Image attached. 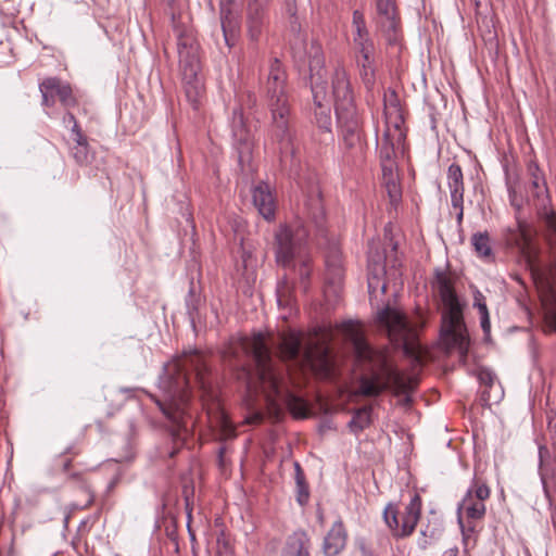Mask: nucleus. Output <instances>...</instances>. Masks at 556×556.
<instances>
[{"label": "nucleus", "instance_id": "f257e3e1", "mask_svg": "<svg viewBox=\"0 0 556 556\" xmlns=\"http://www.w3.org/2000/svg\"><path fill=\"white\" fill-rule=\"evenodd\" d=\"M205 372L206 365L199 351L185 352L164 368L160 386L165 393V399L155 400V403L172 421L169 432L175 447L169 452V457H174L182 447L193 426L191 416L187 414L190 375H193L199 387L205 390Z\"/></svg>", "mask_w": 556, "mask_h": 556}, {"label": "nucleus", "instance_id": "f03ea898", "mask_svg": "<svg viewBox=\"0 0 556 556\" xmlns=\"http://www.w3.org/2000/svg\"><path fill=\"white\" fill-rule=\"evenodd\" d=\"M353 349L359 362L368 363L370 377H362L357 394L378 396L386 389L392 388L397 394H406L414 390L417 380L395 369L388 361L386 350L372 349L359 336H353Z\"/></svg>", "mask_w": 556, "mask_h": 556}, {"label": "nucleus", "instance_id": "7ed1b4c3", "mask_svg": "<svg viewBox=\"0 0 556 556\" xmlns=\"http://www.w3.org/2000/svg\"><path fill=\"white\" fill-rule=\"evenodd\" d=\"M266 106L270 113V135L280 150L291 149L294 136V118L288 88V75L278 58L269 61L264 87Z\"/></svg>", "mask_w": 556, "mask_h": 556}, {"label": "nucleus", "instance_id": "20e7f679", "mask_svg": "<svg viewBox=\"0 0 556 556\" xmlns=\"http://www.w3.org/2000/svg\"><path fill=\"white\" fill-rule=\"evenodd\" d=\"M444 305L441 326V343L447 353L457 351L459 357L465 362L469 338L463 320V312L454 290L453 280L443 270H435L433 282Z\"/></svg>", "mask_w": 556, "mask_h": 556}, {"label": "nucleus", "instance_id": "39448f33", "mask_svg": "<svg viewBox=\"0 0 556 556\" xmlns=\"http://www.w3.org/2000/svg\"><path fill=\"white\" fill-rule=\"evenodd\" d=\"M239 346L253 358L257 380L265 395L269 409H279V399L282 396L283 370L274 361L265 336L261 332L251 338H241Z\"/></svg>", "mask_w": 556, "mask_h": 556}, {"label": "nucleus", "instance_id": "423d86ee", "mask_svg": "<svg viewBox=\"0 0 556 556\" xmlns=\"http://www.w3.org/2000/svg\"><path fill=\"white\" fill-rule=\"evenodd\" d=\"M331 84L341 137L364 135L362 117L356 109L350 79L343 66H336Z\"/></svg>", "mask_w": 556, "mask_h": 556}, {"label": "nucleus", "instance_id": "0eeeda50", "mask_svg": "<svg viewBox=\"0 0 556 556\" xmlns=\"http://www.w3.org/2000/svg\"><path fill=\"white\" fill-rule=\"evenodd\" d=\"M375 321L392 342L403 346L405 354L417 357L416 339L422 325L409 321L403 312L389 304L376 313Z\"/></svg>", "mask_w": 556, "mask_h": 556}, {"label": "nucleus", "instance_id": "6e6552de", "mask_svg": "<svg viewBox=\"0 0 556 556\" xmlns=\"http://www.w3.org/2000/svg\"><path fill=\"white\" fill-rule=\"evenodd\" d=\"M307 238L308 230L300 219L280 225L275 233L277 263L283 267H289L296 256H301Z\"/></svg>", "mask_w": 556, "mask_h": 556}, {"label": "nucleus", "instance_id": "1a4fd4ad", "mask_svg": "<svg viewBox=\"0 0 556 556\" xmlns=\"http://www.w3.org/2000/svg\"><path fill=\"white\" fill-rule=\"evenodd\" d=\"M421 508L422 502L419 494H414L403 511H399L392 504L387 505L383 519L393 538L404 539L413 534L420 519Z\"/></svg>", "mask_w": 556, "mask_h": 556}, {"label": "nucleus", "instance_id": "9d476101", "mask_svg": "<svg viewBox=\"0 0 556 556\" xmlns=\"http://www.w3.org/2000/svg\"><path fill=\"white\" fill-rule=\"evenodd\" d=\"M530 181L528 187V202L534 206L546 228L556 235V214L551 208V199L544 176L535 163L528 166Z\"/></svg>", "mask_w": 556, "mask_h": 556}, {"label": "nucleus", "instance_id": "9b49d317", "mask_svg": "<svg viewBox=\"0 0 556 556\" xmlns=\"http://www.w3.org/2000/svg\"><path fill=\"white\" fill-rule=\"evenodd\" d=\"M491 490L484 481L475 477L471 485L458 505V522L463 527L462 511L471 520H481L485 516V501L490 497Z\"/></svg>", "mask_w": 556, "mask_h": 556}, {"label": "nucleus", "instance_id": "f8f14e48", "mask_svg": "<svg viewBox=\"0 0 556 556\" xmlns=\"http://www.w3.org/2000/svg\"><path fill=\"white\" fill-rule=\"evenodd\" d=\"M233 147L238 154V163L242 170L251 165L253 159V138L245 125L241 109L233 110L231 121Z\"/></svg>", "mask_w": 556, "mask_h": 556}, {"label": "nucleus", "instance_id": "ddd939ff", "mask_svg": "<svg viewBox=\"0 0 556 556\" xmlns=\"http://www.w3.org/2000/svg\"><path fill=\"white\" fill-rule=\"evenodd\" d=\"M39 90L41 92V104L43 106H53L56 98L66 109L77 105V99L73 93L71 85L56 77L43 79L39 85Z\"/></svg>", "mask_w": 556, "mask_h": 556}, {"label": "nucleus", "instance_id": "4468645a", "mask_svg": "<svg viewBox=\"0 0 556 556\" xmlns=\"http://www.w3.org/2000/svg\"><path fill=\"white\" fill-rule=\"evenodd\" d=\"M245 28L248 38L257 42L268 23L267 9L271 0H245Z\"/></svg>", "mask_w": 556, "mask_h": 556}, {"label": "nucleus", "instance_id": "2eb2a0df", "mask_svg": "<svg viewBox=\"0 0 556 556\" xmlns=\"http://www.w3.org/2000/svg\"><path fill=\"white\" fill-rule=\"evenodd\" d=\"M308 56L314 102L318 108H323V101L326 99V71L324 68L325 59L320 47L312 46Z\"/></svg>", "mask_w": 556, "mask_h": 556}, {"label": "nucleus", "instance_id": "dca6fc26", "mask_svg": "<svg viewBox=\"0 0 556 556\" xmlns=\"http://www.w3.org/2000/svg\"><path fill=\"white\" fill-rule=\"evenodd\" d=\"M177 50L181 74L187 73L190 77L192 72H201L199 43L191 33L184 31L178 35Z\"/></svg>", "mask_w": 556, "mask_h": 556}, {"label": "nucleus", "instance_id": "f3484780", "mask_svg": "<svg viewBox=\"0 0 556 556\" xmlns=\"http://www.w3.org/2000/svg\"><path fill=\"white\" fill-rule=\"evenodd\" d=\"M378 26L389 45L399 40L400 20L397 17L394 0H377Z\"/></svg>", "mask_w": 556, "mask_h": 556}, {"label": "nucleus", "instance_id": "a211bd4d", "mask_svg": "<svg viewBox=\"0 0 556 556\" xmlns=\"http://www.w3.org/2000/svg\"><path fill=\"white\" fill-rule=\"evenodd\" d=\"M447 187L451 194L452 207L457 211L456 220L462 225L464 217V176L458 164L452 163L447 168Z\"/></svg>", "mask_w": 556, "mask_h": 556}, {"label": "nucleus", "instance_id": "6ab92c4d", "mask_svg": "<svg viewBox=\"0 0 556 556\" xmlns=\"http://www.w3.org/2000/svg\"><path fill=\"white\" fill-rule=\"evenodd\" d=\"M252 200L258 214L266 220H273L276 213V202L267 184L261 182L252 190Z\"/></svg>", "mask_w": 556, "mask_h": 556}, {"label": "nucleus", "instance_id": "aec40b11", "mask_svg": "<svg viewBox=\"0 0 556 556\" xmlns=\"http://www.w3.org/2000/svg\"><path fill=\"white\" fill-rule=\"evenodd\" d=\"M348 533L341 519H338L327 532L323 542L325 556L339 555L346 545Z\"/></svg>", "mask_w": 556, "mask_h": 556}, {"label": "nucleus", "instance_id": "412c9836", "mask_svg": "<svg viewBox=\"0 0 556 556\" xmlns=\"http://www.w3.org/2000/svg\"><path fill=\"white\" fill-rule=\"evenodd\" d=\"M68 483L72 490L78 493V497L72 503V507L74 509L90 507L94 500V493L86 479L80 473H73L68 477Z\"/></svg>", "mask_w": 556, "mask_h": 556}, {"label": "nucleus", "instance_id": "4be33fe9", "mask_svg": "<svg viewBox=\"0 0 556 556\" xmlns=\"http://www.w3.org/2000/svg\"><path fill=\"white\" fill-rule=\"evenodd\" d=\"M342 138L341 149L343 152V159L348 163H362L365 160L367 143L365 135L358 136H344Z\"/></svg>", "mask_w": 556, "mask_h": 556}, {"label": "nucleus", "instance_id": "5701e85b", "mask_svg": "<svg viewBox=\"0 0 556 556\" xmlns=\"http://www.w3.org/2000/svg\"><path fill=\"white\" fill-rule=\"evenodd\" d=\"M192 74L190 77L187 73L181 74L182 87L188 102L197 110L201 104L205 89L201 72H192Z\"/></svg>", "mask_w": 556, "mask_h": 556}, {"label": "nucleus", "instance_id": "b1692460", "mask_svg": "<svg viewBox=\"0 0 556 556\" xmlns=\"http://www.w3.org/2000/svg\"><path fill=\"white\" fill-rule=\"evenodd\" d=\"M311 540L303 530L290 534L281 549L280 556H311Z\"/></svg>", "mask_w": 556, "mask_h": 556}, {"label": "nucleus", "instance_id": "393cba45", "mask_svg": "<svg viewBox=\"0 0 556 556\" xmlns=\"http://www.w3.org/2000/svg\"><path fill=\"white\" fill-rule=\"evenodd\" d=\"M305 362L314 369L328 374L331 370V359L327 348L315 345L304 352Z\"/></svg>", "mask_w": 556, "mask_h": 556}, {"label": "nucleus", "instance_id": "a878e982", "mask_svg": "<svg viewBox=\"0 0 556 556\" xmlns=\"http://www.w3.org/2000/svg\"><path fill=\"white\" fill-rule=\"evenodd\" d=\"M343 276L341 253L338 249H331L326 256V280L329 285L339 286Z\"/></svg>", "mask_w": 556, "mask_h": 556}, {"label": "nucleus", "instance_id": "bb28decb", "mask_svg": "<svg viewBox=\"0 0 556 556\" xmlns=\"http://www.w3.org/2000/svg\"><path fill=\"white\" fill-rule=\"evenodd\" d=\"M395 131L397 132L396 142L391 140L390 129L383 134L379 151L380 164L395 163V144L400 146L404 139V134L397 124H395Z\"/></svg>", "mask_w": 556, "mask_h": 556}, {"label": "nucleus", "instance_id": "cd10ccee", "mask_svg": "<svg viewBox=\"0 0 556 556\" xmlns=\"http://www.w3.org/2000/svg\"><path fill=\"white\" fill-rule=\"evenodd\" d=\"M520 232V242H518L521 253L525 256L527 265L531 269L533 274H538L541 271V264L538 260V256L531 245L530 235L527 228L522 225H519Z\"/></svg>", "mask_w": 556, "mask_h": 556}, {"label": "nucleus", "instance_id": "c85d7f7f", "mask_svg": "<svg viewBox=\"0 0 556 556\" xmlns=\"http://www.w3.org/2000/svg\"><path fill=\"white\" fill-rule=\"evenodd\" d=\"M302 339L296 332L285 333L279 344V354L283 361L295 359L301 351Z\"/></svg>", "mask_w": 556, "mask_h": 556}, {"label": "nucleus", "instance_id": "c756f323", "mask_svg": "<svg viewBox=\"0 0 556 556\" xmlns=\"http://www.w3.org/2000/svg\"><path fill=\"white\" fill-rule=\"evenodd\" d=\"M222 29L226 45L231 48L236 45L239 35V23L232 12L222 10L220 13Z\"/></svg>", "mask_w": 556, "mask_h": 556}, {"label": "nucleus", "instance_id": "7c9ffc66", "mask_svg": "<svg viewBox=\"0 0 556 556\" xmlns=\"http://www.w3.org/2000/svg\"><path fill=\"white\" fill-rule=\"evenodd\" d=\"M305 214L316 226H320L325 218V210L320 192L315 190L305 201Z\"/></svg>", "mask_w": 556, "mask_h": 556}, {"label": "nucleus", "instance_id": "2f4dec72", "mask_svg": "<svg viewBox=\"0 0 556 556\" xmlns=\"http://www.w3.org/2000/svg\"><path fill=\"white\" fill-rule=\"evenodd\" d=\"M357 65L359 67V76L365 88L368 91L372 90L376 83L374 54L361 56L357 61Z\"/></svg>", "mask_w": 556, "mask_h": 556}, {"label": "nucleus", "instance_id": "473e14b6", "mask_svg": "<svg viewBox=\"0 0 556 556\" xmlns=\"http://www.w3.org/2000/svg\"><path fill=\"white\" fill-rule=\"evenodd\" d=\"M70 153L78 165L86 166L90 164L92 153L90 151L88 138L85 139L84 141H74L73 146L70 148Z\"/></svg>", "mask_w": 556, "mask_h": 556}, {"label": "nucleus", "instance_id": "72a5a7b5", "mask_svg": "<svg viewBox=\"0 0 556 556\" xmlns=\"http://www.w3.org/2000/svg\"><path fill=\"white\" fill-rule=\"evenodd\" d=\"M294 478L296 485V501L301 506H304L309 498V489L305 480L304 471L298 462L294 463Z\"/></svg>", "mask_w": 556, "mask_h": 556}, {"label": "nucleus", "instance_id": "f704fd0d", "mask_svg": "<svg viewBox=\"0 0 556 556\" xmlns=\"http://www.w3.org/2000/svg\"><path fill=\"white\" fill-rule=\"evenodd\" d=\"M368 269V289L371 291L378 287L380 278L384 275V264L382 262V257L380 255H378L377 260L369 257Z\"/></svg>", "mask_w": 556, "mask_h": 556}, {"label": "nucleus", "instance_id": "c9c22d12", "mask_svg": "<svg viewBox=\"0 0 556 556\" xmlns=\"http://www.w3.org/2000/svg\"><path fill=\"white\" fill-rule=\"evenodd\" d=\"M471 244L479 257L490 258L492 256V248L488 232L473 233Z\"/></svg>", "mask_w": 556, "mask_h": 556}, {"label": "nucleus", "instance_id": "e433bc0d", "mask_svg": "<svg viewBox=\"0 0 556 556\" xmlns=\"http://www.w3.org/2000/svg\"><path fill=\"white\" fill-rule=\"evenodd\" d=\"M371 408L364 406L355 410L353 418L349 422L351 431L358 433L367 428L370 424Z\"/></svg>", "mask_w": 556, "mask_h": 556}, {"label": "nucleus", "instance_id": "4c0bfd02", "mask_svg": "<svg viewBox=\"0 0 556 556\" xmlns=\"http://www.w3.org/2000/svg\"><path fill=\"white\" fill-rule=\"evenodd\" d=\"M299 257H300L299 264L296 265L292 262V264L289 267L293 266V268L296 270V273L300 276L301 282L303 285V289H304V291H306L307 290V280L311 275V258L306 255H304V256L301 255Z\"/></svg>", "mask_w": 556, "mask_h": 556}, {"label": "nucleus", "instance_id": "58836bf2", "mask_svg": "<svg viewBox=\"0 0 556 556\" xmlns=\"http://www.w3.org/2000/svg\"><path fill=\"white\" fill-rule=\"evenodd\" d=\"M352 27L354 29L353 37L369 36L364 13L359 10L353 12Z\"/></svg>", "mask_w": 556, "mask_h": 556}, {"label": "nucleus", "instance_id": "ea45409f", "mask_svg": "<svg viewBox=\"0 0 556 556\" xmlns=\"http://www.w3.org/2000/svg\"><path fill=\"white\" fill-rule=\"evenodd\" d=\"M439 529L430 527L429 525L420 530V538L418 539V546L426 549L432 541L439 538Z\"/></svg>", "mask_w": 556, "mask_h": 556}, {"label": "nucleus", "instance_id": "a19ab883", "mask_svg": "<svg viewBox=\"0 0 556 556\" xmlns=\"http://www.w3.org/2000/svg\"><path fill=\"white\" fill-rule=\"evenodd\" d=\"M391 203H397L402 198V190L399 178L382 180Z\"/></svg>", "mask_w": 556, "mask_h": 556}, {"label": "nucleus", "instance_id": "79ce46f5", "mask_svg": "<svg viewBox=\"0 0 556 556\" xmlns=\"http://www.w3.org/2000/svg\"><path fill=\"white\" fill-rule=\"evenodd\" d=\"M353 41L361 56L374 54L375 46L374 41L369 36L365 37H353Z\"/></svg>", "mask_w": 556, "mask_h": 556}, {"label": "nucleus", "instance_id": "37998d69", "mask_svg": "<svg viewBox=\"0 0 556 556\" xmlns=\"http://www.w3.org/2000/svg\"><path fill=\"white\" fill-rule=\"evenodd\" d=\"M287 403L293 414H295L296 416L305 417L306 408L301 399L288 393L287 394Z\"/></svg>", "mask_w": 556, "mask_h": 556}, {"label": "nucleus", "instance_id": "c03bdc74", "mask_svg": "<svg viewBox=\"0 0 556 556\" xmlns=\"http://www.w3.org/2000/svg\"><path fill=\"white\" fill-rule=\"evenodd\" d=\"M277 298H278L279 305H291L292 304L293 300H292L291 292H290L287 283H283L282 286L278 287Z\"/></svg>", "mask_w": 556, "mask_h": 556}, {"label": "nucleus", "instance_id": "a18cd8bd", "mask_svg": "<svg viewBox=\"0 0 556 556\" xmlns=\"http://www.w3.org/2000/svg\"><path fill=\"white\" fill-rule=\"evenodd\" d=\"M381 170H382V180L399 178L396 162L381 164Z\"/></svg>", "mask_w": 556, "mask_h": 556}, {"label": "nucleus", "instance_id": "49530a36", "mask_svg": "<svg viewBox=\"0 0 556 556\" xmlns=\"http://www.w3.org/2000/svg\"><path fill=\"white\" fill-rule=\"evenodd\" d=\"M473 306L478 308L480 315L489 314L485 298L480 291L475 293Z\"/></svg>", "mask_w": 556, "mask_h": 556}, {"label": "nucleus", "instance_id": "de8ad7c7", "mask_svg": "<svg viewBox=\"0 0 556 556\" xmlns=\"http://www.w3.org/2000/svg\"><path fill=\"white\" fill-rule=\"evenodd\" d=\"M71 130L73 135V141H84L85 139H87V136L83 132L78 123H75V125L72 126Z\"/></svg>", "mask_w": 556, "mask_h": 556}, {"label": "nucleus", "instance_id": "09e8293b", "mask_svg": "<svg viewBox=\"0 0 556 556\" xmlns=\"http://www.w3.org/2000/svg\"><path fill=\"white\" fill-rule=\"evenodd\" d=\"M480 323H481V328H482L484 334L486 337L490 336L491 324H490V316H489V314L480 315Z\"/></svg>", "mask_w": 556, "mask_h": 556}, {"label": "nucleus", "instance_id": "8fccbe9b", "mask_svg": "<svg viewBox=\"0 0 556 556\" xmlns=\"http://www.w3.org/2000/svg\"><path fill=\"white\" fill-rule=\"evenodd\" d=\"M223 437L224 439H230L236 435L235 428L228 424L226 420H223Z\"/></svg>", "mask_w": 556, "mask_h": 556}, {"label": "nucleus", "instance_id": "3c124183", "mask_svg": "<svg viewBox=\"0 0 556 556\" xmlns=\"http://www.w3.org/2000/svg\"><path fill=\"white\" fill-rule=\"evenodd\" d=\"M318 124L320 128L330 131L331 118L328 114H321L320 118H318Z\"/></svg>", "mask_w": 556, "mask_h": 556}, {"label": "nucleus", "instance_id": "603ef678", "mask_svg": "<svg viewBox=\"0 0 556 556\" xmlns=\"http://www.w3.org/2000/svg\"><path fill=\"white\" fill-rule=\"evenodd\" d=\"M357 546L361 549L363 556H371V553H370L369 548L367 547L365 540H358Z\"/></svg>", "mask_w": 556, "mask_h": 556}, {"label": "nucleus", "instance_id": "864d4df0", "mask_svg": "<svg viewBox=\"0 0 556 556\" xmlns=\"http://www.w3.org/2000/svg\"><path fill=\"white\" fill-rule=\"evenodd\" d=\"M64 123H72L73 125H75V123H77L75 116L73 113L71 112H67L65 115H64V118H63Z\"/></svg>", "mask_w": 556, "mask_h": 556}, {"label": "nucleus", "instance_id": "5fc2aeb1", "mask_svg": "<svg viewBox=\"0 0 556 556\" xmlns=\"http://www.w3.org/2000/svg\"><path fill=\"white\" fill-rule=\"evenodd\" d=\"M457 554H458V549L455 547V548H450V549L445 551L442 556H457Z\"/></svg>", "mask_w": 556, "mask_h": 556}, {"label": "nucleus", "instance_id": "6e6d98bb", "mask_svg": "<svg viewBox=\"0 0 556 556\" xmlns=\"http://www.w3.org/2000/svg\"><path fill=\"white\" fill-rule=\"evenodd\" d=\"M539 453H540V458L542 460L544 455H546L548 453V450L545 446H540Z\"/></svg>", "mask_w": 556, "mask_h": 556}, {"label": "nucleus", "instance_id": "4d7b16f0", "mask_svg": "<svg viewBox=\"0 0 556 556\" xmlns=\"http://www.w3.org/2000/svg\"><path fill=\"white\" fill-rule=\"evenodd\" d=\"M71 462L72 460L70 458H66V459L63 460L62 466H63L64 470H67L70 468Z\"/></svg>", "mask_w": 556, "mask_h": 556}, {"label": "nucleus", "instance_id": "13d9d810", "mask_svg": "<svg viewBox=\"0 0 556 556\" xmlns=\"http://www.w3.org/2000/svg\"><path fill=\"white\" fill-rule=\"evenodd\" d=\"M488 380L489 383L492 382V377L489 372H485V381Z\"/></svg>", "mask_w": 556, "mask_h": 556}, {"label": "nucleus", "instance_id": "bf43d9fd", "mask_svg": "<svg viewBox=\"0 0 556 556\" xmlns=\"http://www.w3.org/2000/svg\"><path fill=\"white\" fill-rule=\"evenodd\" d=\"M552 319L554 324L556 325V308L552 312Z\"/></svg>", "mask_w": 556, "mask_h": 556}, {"label": "nucleus", "instance_id": "052dcab7", "mask_svg": "<svg viewBox=\"0 0 556 556\" xmlns=\"http://www.w3.org/2000/svg\"><path fill=\"white\" fill-rule=\"evenodd\" d=\"M261 419H262V416H261L260 414H256V415L254 416V420L258 421V420H261Z\"/></svg>", "mask_w": 556, "mask_h": 556}, {"label": "nucleus", "instance_id": "680f3d73", "mask_svg": "<svg viewBox=\"0 0 556 556\" xmlns=\"http://www.w3.org/2000/svg\"><path fill=\"white\" fill-rule=\"evenodd\" d=\"M480 379H481L482 381H485V374H484V372H481V374H480Z\"/></svg>", "mask_w": 556, "mask_h": 556}, {"label": "nucleus", "instance_id": "e2e57ef3", "mask_svg": "<svg viewBox=\"0 0 556 556\" xmlns=\"http://www.w3.org/2000/svg\"><path fill=\"white\" fill-rule=\"evenodd\" d=\"M386 288H387V287H386V285L383 283V285H382V291H386Z\"/></svg>", "mask_w": 556, "mask_h": 556}]
</instances>
